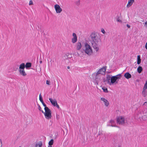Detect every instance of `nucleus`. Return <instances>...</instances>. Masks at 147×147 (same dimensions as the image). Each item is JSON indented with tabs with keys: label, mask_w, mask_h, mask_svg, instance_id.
<instances>
[{
	"label": "nucleus",
	"mask_w": 147,
	"mask_h": 147,
	"mask_svg": "<svg viewBox=\"0 0 147 147\" xmlns=\"http://www.w3.org/2000/svg\"><path fill=\"white\" fill-rule=\"evenodd\" d=\"M92 39L91 43L92 47L96 52L99 50L98 45L99 42H101L99 34L97 33L92 32L90 35Z\"/></svg>",
	"instance_id": "obj_1"
},
{
	"label": "nucleus",
	"mask_w": 147,
	"mask_h": 147,
	"mask_svg": "<svg viewBox=\"0 0 147 147\" xmlns=\"http://www.w3.org/2000/svg\"><path fill=\"white\" fill-rule=\"evenodd\" d=\"M84 46L85 49L83 51L88 55H91L92 53V51L90 46L86 42L85 43Z\"/></svg>",
	"instance_id": "obj_2"
},
{
	"label": "nucleus",
	"mask_w": 147,
	"mask_h": 147,
	"mask_svg": "<svg viewBox=\"0 0 147 147\" xmlns=\"http://www.w3.org/2000/svg\"><path fill=\"white\" fill-rule=\"evenodd\" d=\"M122 76L121 74H119L111 77L110 85H111L114 84L116 82V80L119 79Z\"/></svg>",
	"instance_id": "obj_3"
},
{
	"label": "nucleus",
	"mask_w": 147,
	"mask_h": 147,
	"mask_svg": "<svg viewBox=\"0 0 147 147\" xmlns=\"http://www.w3.org/2000/svg\"><path fill=\"white\" fill-rule=\"evenodd\" d=\"M98 72H97L96 73H95L94 74H95L96 77L94 81V82L95 84L97 85L98 84V83L101 80V75L99 74Z\"/></svg>",
	"instance_id": "obj_4"
},
{
	"label": "nucleus",
	"mask_w": 147,
	"mask_h": 147,
	"mask_svg": "<svg viewBox=\"0 0 147 147\" xmlns=\"http://www.w3.org/2000/svg\"><path fill=\"white\" fill-rule=\"evenodd\" d=\"M45 110V112H44V113H43L44 114L45 118L48 119H51V110L49 108H48Z\"/></svg>",
	"instance_id": "obj_5"
},
{
	"label": "nucleus",
	"mask_w": 147,
	"mask_h": 147,
	"mask_svg": "<svg viewBox=\"0 0 147 147\" xmlns=\"http://www.w3.org/2000/svg\"><path fill=\"white\" fill-rule=\"evenodd\" d=\"M117 121L119 125H123L125 123L124 118L122 116L118 117L117 118Z\"/></svg>",
	"instance_id": "obj_6"
},
{
	"label": "nucleus",
	"mask_w": 147,
	"mask_h": 147,
	"mask_svg": "<svg viewBox=\"0 0 147 147\" xmlns=\"http://www.w3.org/2000/svg\"><path fill=\"white\" fill-rule=\"evenodd\" d=\"M107 66H105L100 69L98 72H99V74L102 75H105L106 71Z\"/></svg>",
	"instance_id": "obj_7"
},
{
	"label": "nucleus",
	"mask_w": 147,
	"mask_h": 147,
	"mask_svg": "<svg viewBox=\"0 0 147 147\" xmlns=\"http://www.w3.org/2000/svg\"><path fill=\"white\" fill-rule=\"evenodd\" d=\"M54 7L57 13H60L62 11L61 8L60 6L57 4H56L54 5Z\"/></svg>",
	"instance_id": "obj_8"
},
{
	"label": "nucleus",
	"mask_w": 147,
	"mask_h": 147,
	"mask_svg": "<svg viewBox=\"0 0 147 147\" xmlns=\"http://www.w3.org/2000/svg\"><path fill=\"white\" fill-rule=\"evenodd\" d=\"M73 38L72 39V42L73 43H74L76 42L77 41V36L76 34L73 33L72 34Z\"/></svg>",
	"instance_id": "obj_9"
},
{
	"label": "nucleus",
	"mask_w": 147,
	"mask_h": 147,
	"mask_svg": "<svg viewBox=\"0 0 147 147\" xmlns=\"http://www.w3.org/2000/svg\"><path fill=\"white\" fill-rule=\"evenodd\" d=\"M109 123H111V124H108L107 125V126H111V127H118L117 125H115V121L113 120H111L109 121Z\"/></svg>",
	"instance_id": "obj_10"
},
{
	"label": "nucleus",
	"mask_w": 147,
	"mask_h": 147,
	"mask_svg": "<svg viewBox=\"0 0 147 147\" xmlns=\"http://www.w3.org/2000/svg\"><path fill=\"white\" fill-rule=\"evenodd\" d=\"M49 100L51 102V104L54 106H55V105L57 103V101L56 99H54L53 100L52 98H49Z\"/></svg>",
	"instance_id": "obj_11"
},
{
	"label": "nucleus",
	"mask_w": 147,
	"mask_h": 147,
	"mask_svg": "<svg viewBox=\"0 0 147 147\" xmlns=\"http://www.w3.org/2000/svg\"><path fill=\"white\" fill-rule=\"evenodd\" d=\"M19 72L20 74L23 76H25L26 75L24 69L19 70Z\"/></svg>",
	"instance_id": "obj_12"
},
{
	"label": "nucleus",
	"mask_w": 147,
	"mask_h": 147,
	"mask_svg": "<svg viewBox=\"0 0 147 147\" xmlns=\"http://www.w3.org/2000/svg\"><path fill=\"white\" fill-rule=\"evenodd\" d=\"M111 76L109 74H107V77L106 78V80L107 81V83L109 84L110 85V81L111 80Z\"/></svg>",
	"instance_id": "obj_13"
},
{
	"label": "nucleus",
	"mask_w": 147,
	"mask_h": 147,
	"mask_svg": "<svg viewBox=\"0 0 147 147\" xmlns=\"http://www.w3.org/2000/svg\"><path fill=\"white\" fill-rule=\"evenodd\" d=\"M134 1V0H129L127 5V7L128 8L131 6Z\"/></svg>",
	"instance_id": "obj_14"
},
{
	"label": "nucleus",
	"mask_w": 147,
	"mask_h": 147,
	"mask_svg": "<svg viewBox=\"0 0 147 147\" xmlns=\"http://www.w3.org/2000/svg\"><path fill=\"white\" fill-rule=\"evenodd\" d=\"M124 76L127 79H129L131 78V76L129 72H126Z\"/></svg>",
	"instance_id": "obj_15"
},
{
	"label": "nucleus",
	"mask_w": 147,
	"mask_h": 147,
	"mask_svg": "<svg viewBox=\"0 0 147 147\" xmlns=\"http://www.w3.org/2000/svg\"><path fill=\"white\" fill-rule=\"evenodd\" d=\"M82 47V44L81 42H78L77 43L76 46V49L77 50H79Z\"/></svg>",
	"instance_id": "obj_16"
},
{
	"label": "nucleus",
	"mask_w": 147,
	"mask_h": 147,
	"mask_svg": "<svg viewBox=\"0 0 147 147\" xmlns=\"http://www.w3.org/2000/svg\"><path fill=\"white\" fill-rule=\"evenodd\" d=\"M25 63H22L19 66V70H22L24 69L25 68Z\"/></svg>",
	"instance_id": "obj_17"
},
{
	"label": "nucleus",
	"mask_w": 147,
	"mask_h": 147,
	"mask_svg": "<svg viewBox=\"0 0 147 147\" xmlns=\"http://www.w3.org/2000/svg\"><path fill=\"white\" fill-rule=\"evenodd\" d=\"M65 57L67 59H70L72 57V54H71L67 53L65 55Z\"/></svg>",
	"instance_id": "obj_18"
},
{
	"label": "nucleus",
	"mask_w": 147,
	"mask_h": 147,
	"mask_svg": "<svg viewBox=\"0 0 147 147\" xmlns=\"http://www.w3.org/2000/svg\"><path fill=\"white\" fill-rule=\"evenodd\" d=\"M32 64L31 63L29 62L27 63L25 65V67L27 69L31 67Z\"/></svg>",
	"instance_id": "obj_19"
},
{
	"label": "nucleus",
	"mask_w": 147,
	"mask_h": 147,
	"mask_svg": "<svg viewBox=\"0 0 147 147\" xmlns=\"http://www.w3.org/2000/svg\"><path fill=\"white\" fill-rule=\"evenodd\" d=\"M141 62V59L140 58V55H138L137 56V64L138 65L140 64Z\"/></svg>",
	"instance_id": "obj_20"
},
{
	"label": "nucleus",
	"mask_w": 147,
	"mask_h": 147,
	"mask_svg": "<svg viewBox=\"0 0 147 147\" xmlns=\"http://www.w3.org/2000/svg\"><path fill=\"white\" fill-rule=\"evenodd\" d=\"M137 71L139 73H140L143 70V69L141 66H139L137 69Z\"/></svg>",
	"instance_id": "obj_21"
},
{
	"label": "nucleus",
	"mask_w": 147,
	"mask_h": 147,
	"mask_svg": "<svg viewBox=\"0 0 147 147\" xmlns=\"http://www.w3.org/2000/svg\"><path fill=\"white\" fill-rule=\"evenodd\" d=\"M42 143L41 142H40L39 143H36L35 145L36 147H42Z\"/></svg>",
	"instance_id": "obj_22"
},
{
	"label": "nucleus",
	"mask_w": 147,
	"mask_h": 147,
	"mask_svg": "<svg viewBox=\"0 0 147 147\" xmlns=\"http://www.w3.org/2000/svg\"><path fill=\"white\" fill-rule=\"evenodd\" d=\"M54 142V140L53 139H52L49 142V145L48 146H52V145L53 144Z\"/></svg>",
	"instance_id": "obj_23"
},
{
	"label": "nucleus",
	"mask_w": 147,
	"mask_h": 147,
	"mask_svg": "<svg viewBox=\"0 0 147 147\" xmlns=\"http://www.w3.org/2000/svg\"><path fill=\"white\" fill-rule=\"evenodd\" d=\"M142 94L144 97H145L147 95V92H146L145 90H144V89H143Z\"/></svg>",
	"instance_id": "obj_24"
},
{
	"label": "nucleus",
	"mask_w": 147,
	"mask_h": 147,
	"mask_svg": "<svg viewBox=\"0 0 147 147\" xmlns=\"http://www.w3.org/2000/svg\"><path fill=\"white\" fill-rule=\"evenodd\" d=\"M104 102L105 103V105L107 107L109 104V102L107 100H106Z\"/></svg>",
	"instance_id": "obj_25"
},
{
	"label": "nucleus",
	"mask_w": 147,
	"mask_h": 147,
	"mask_svg": "<svg viewBox=\"0 0 147 147\" xmlns=\"http://www.w3.org/2000/svg\"><path fill=\"white\" fill-rule=\"evenodd\" d=\"M39 99L41 103L43 102L42 97L40 94L39 96Z\"/></svg>",
	"instance_id": "obj_26"
},
{
	"label": "nucleus",
	"mask_w": 147,
	"mask_h": 147,
	"mask_svg": "<svg viewBox=\"0 0 147 147\" xmlns=\"http://www.w3.org/2000/svg\"><path fill=\"white\" fill-rule=\"evenodd\" d=\"M37 105L38 107V109L39 110V111H41L42 113H44L43 111L41 110V108L40 105L38 104H37Z\"/></svg>",
	"instance_id": "obj_27"
},
{
	"label": "nucleus",
	"mask_w": 147,
	"mask_h": 147,
	"mask_svg": "<svg viewBox=\"0 0 147 147\" xmlns=\"http://www.w3.org/2000/svg\"><path fill=\"white\" fill-rule=\"evenodd\" d=\"M102 89L103 90L104 92L106 93H107L108 92V91L107 88L104 87L103 88H102Z\"/></svg>",
	"instance_id": "obj_28"
},
{
	"label": "nucleus",
	"mask_w": 147,
	"mask_h": 147,
	"mask_svg": "<svg viewBox=\"0 0 147 147\" xmlns=\"http://www.w3.org/2000/svg\"><path fill=\"white\" fill-rule=\"evenodd\" d=\"M42 104L43 106L45 107V108H44L45 110L46 109H47L49 108L48 107H47L46 105L44 103V102H42Z\"/></svg>",
	"instance_id": "obj_29"
},
{
	"label": "nucleus",
	"mask_w": 147,
	"mask_h": 147,
	"mask_svg": "<svg viewBox=\"0 0 147 147\" xmlns=\"http://www.w3.org/2000/svg\"><path fill=\"white\" fill-rule=\"evenodd\" d=\"M75 4L77 5L78 6H79L80 4V0H78V1H76L75 2Z\"/></svg>",
	"instance_id": "obj_30"
},
{
	"label": "nucleus",
	"mask_w": 147,
	"mask_h": 147,
	"mask_svg": "<svg viewBox=\"0 0 147 147\" xmlns=\"http://www.w3.org/2000/svg\"><path fill=\"white\" fill-rule=\"evenodd\" d=\"M143 89H144V90H145L146 89H147V83H146L145 84Z\"/></svg>",
	"instance_id": "obj_31"
},
{
	"label": "nucleus",
	"mask_w": 147,
	"mask_h": 147,
	"mask_svg": "<svg viewBox=\"0 0 147 147\" xmlns=\"http://www.w3.org/2000/svg\"><path fill=\"white\" fill-rule=\"evenodd\" d=\"M33 4V3L32 1L31 0L30 1H29V5H32Z\"/></svg>",
	"instance_id": "obj_32"
},
{
	"label": "nucleus",
	"mask_w": 147,
	"mask_h": 147,
	"mask_svg": "<svg viewBox=\"0 0 147 147\" xmlns=\"http://www.w3.org/2000/svg\"><path fill=\"white\" fill-rule=\"evenodd\" d=\"M107 99L103 98H100V100H101L103 101L104 102Z\"/></svg>",
	"instance_id": "obj_33"
},
{
	"label": "nucleus",
	"mask_w": 147,
	"mask_h": 147,
	"mask_svg": "<svg viewBox=\"0 0 147 147\" xmlns=\"http://www.w3.org/2000/svg\"><path fill=\"white\" fill-rule=\"evenodd\" d=\"M46 84L48 85H50V81L48 80H47L46 81Z\"/></svg>",
	"instance_id": "obj_34"
},
{
	"label": "nucleus",
	"mask_w": 147,
	"mask_h": 147,
	"mask_svg": "<svg viewBox=\"0 0 147 147\" xmlns=\"http://www.w3.org/2000/svg\"><path fill=\"white\" fill-rule=\"evenodd\" d=\"M101 32L103 34H105V31L104 30L103 28L101 29Z\"/></svg>",
	"instance_id": "obj_35"
},
{
	"label": "nucleus",
	"mask_w": 147,
	"mask_h": 147,
	"mask_svg": "<svg viewBox=\"0 0 147 147\" xmlns=\"http://www.w3.org/2000/svg\"><path fill=\"white\" fill-rule=\"evenodd\" d=\"M55 106L57 107L58 109L60 108L59 107V105H58L57 103V104H56V105H55Z\"/></svg>",
	"instance_id": "obj_36"
},
{
	"label": "nucleus",
	"mask_w": 147,
	"mask_h": 147,
	"mask_svg": "<svg viewBox=\"0 0 147 147\" xmlns=\"http://www.w3.org/2000/svg\"><path fill=\"white\" fill-rule=\"evenodd\" d=\"M117 21L118 22H122L121 20L119 19V18L117 19Z\"/></svg>",
	"instance_id": "obj_37"
},
{
	"label": "nucleus",
	"mask_w": 147,
	"mask_h": 147,
	"mask_svg": "<svg viewBox=\"0 0 147 147\" xmlns=\"http://www.w3.org/2000/svg\"><path fill=\"white\" fill-rule=\"evenodd\" d=\"M103 81L104 82H107V81L106 80V79H105V78H104L103 79Z\"/></svg>",
	"instance_id": "obj_38"
},
{
	"label": "nucleus",
	"mask_w": 147,
	"mask_h": 147,
	"mask_svg": "<svg viewBox=\"0 0 147 147\" xmlns=\"http://www.w3.org/2000/svg\"><path fill=\"white\" fill-rule=\"evenodd\" d=\"M126 26L128 28H129L130 27V26L128 24H127Z\"/></svg>",
	"instance_id": "obj_39"
},
{
	"label": "nucleus",
	"mask_w": 147,
	"mask_h": 147,
	"mask_svg": "<svg viewBox=\"0 0 147 147\" xmlns=\"http://www.w3.org/2000/svg\"><path fill=\"white\" fill-rule=\"evenodd\" d=\"M118 83V81L117 80H116V82H115V83H114L115 84H116Z\"/></svg>",
	"instance_id": "obj_40"
},
{
	"label": "nucleus",
	"mask_w": 147,
	"mask_h": 147,
	"mask_svg": "<svg viewBox=\"0 0 147 147\" xmlns=\"http://www.w3.org/2000/svg\"><path fill=\"white\" fill-rule=\"evenodd\" d=\"M145 25H146V26H147V21H146V22H145Z\"/></svg>",
	"instance_id": "obj_41"
},
{
	"label": "nucleus",
	"mask_w": 147,
	"mask_h": 147,
	"mask_svg": "<svg viewBox=\"0 0 147 147\" xmlns=\"http://www.w3.org/2000/svg\"><path fill=\"white\" fill-rule=\"evenodd\" d=\"M39 63H40V64H41V63H42V61H39Z\"/></svg>",
	"instance_id": "obj_42"
},
{
	"label": "nucleus",
	"mask_w": 147,
	"mask_h": 147,
	"mask_svg": "<svg viewBox=\"0 0 147 147\" xmlns=\"http://www.w3.org/2000/svg\"><path fill=\"white\" fill-rule=\"evenodd\" d=\"M17 67H16V70H16V69H18V65H17Z\"/></svg>",
	"instance_id": "obj_43"
},
{
	"label": "nucleus",
	"mask_w": 147,
	"mask_h": 147,
	"mask_svg": "<svg viewBox=\"0 0 147 147\" xmlns=\"http://www.w3.org/2000/svg\"><path fill=\"white\" fill-rule=\"evenodd\" d=\"M67 69H70V67H69V66H68L67 67Z\"/></svg>",
	"instance_id": "obj_44"
},
{
	"label": "nucleus",
	"mask_w": 147,
	"mask_h": 147,
	"mask_svg": "<svg viewBox=\"0 0 147 147\" xmlns=\"http://www.w3.org/2000/svg\"><path fill=\"white\" fill-rule=\"evenodd\" d=\"M48 147H52V146H48Z\"/></svg>",
	"instance_id": "obj_45"
},
{
	"label": "nucleus",
	"mask_w": 147,
	"mask_h": 147,
	"mask_svg": "<svg viewBox=\"0 0 147 147\" xmlns=\"http://www.w3.org/2000/svg\"><path fill=\"white\" fill-rule=\"evenodd\" d=\"M107 73H110V72H107Z\"/></svg>",
	"instance_id": "obj_46"
},
{
	"label": "nucleus",
	"mask_w": 147,
	"mask_h": 147,
	"mask_svg": "<svg viewBox=\"0 0 147 147\" xmlns=\"http://www.w3.org/2000/svg\"><path fill=\"white\" fill-rule=\"evenodd\" d=\"M146 103V102H145L144 103V104L145 103Z\"/></svg>",
	"instance_id": "obj_47"
},
{
	"label": "nucleus",
	"mask_w": 147,
	"mask_h": 147,
	"mask_svg": "<svg viewBox=\"0 0 147 147\" xmlns=\"http://www.w3.org/2000/svg\"><path fill=\"white\" fill-rule=\"evenodd\" d=\"M19 147H21V146H20Z\"/></svg>",
	"instance_id": "obj_48"
}]
</instances>
